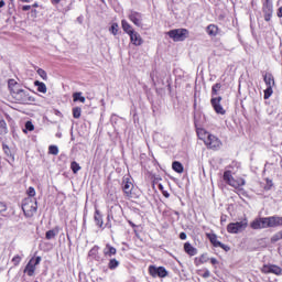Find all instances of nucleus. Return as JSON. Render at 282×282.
Wrapping results in <instances>:
<instances>
[{
	"mask_svg": "<svg viewBox=\"0 0 282 282\" xmlns=\"http://www.w3.org/2000/svg\"><path fill=\"white\" fill-rule=\"evenodd\" d=\"M209 261L212 265H219V260H217V258H210Z\"/></svg>",
	"mask_w": 282,
	"mask_h": 282,
	"instance_id": "49",
	"label": "nucleus"
},
{
	"mask_svg": "<svg viewBox=\"0 0 282 282\" xmlns=\"http://www.w3.org/2000/svg\"><path fill=\"white\" fill-rule=\"evenodd\" d=\"M184 252L188 254V257H195L197 254V248L193 247L191 242H185L184 243Z\"/></svg>",
	"mask_w": 282,
	"mask_h": 282,
	"instance_id": "19",
	"label": "nucleus"
},
{
	"mask_svg": "<svg viewBox=\"0 0 282 282\" xmlns=\"http://www.w3.org/2000/svg\"><path fill=\"white\" fill-rule=\"evenodd\" d=\"M210 105L214 109V111L220 116H226V109H224V106H221V97H213L210 99Z\"/></svg>",
	"mask_w": 282,
	"mask_h": 282,
	"instance_id": "13",
	"label": "nucleus"
},
{
	"mask_svg": "<svg viewBox=\"0 0 282 282\" xmlns=\"http://www.w3.org/2000/svg\"><path fill=\"white\" fill-rule=\"evenodd\" d=\"M118 253V250L116 247L111 246L110 243H107L106 247L104 248V256L106 257H116Z\"/></svg>",
	"mask_w": 282,
	"mask_h": 282,
	"instance_id": "17",
	"label": "nucleus"
},
{
	"mask_svg": "<svg viewBox=\"0 0 282 282\" xmlns=\"http://www.w3.org/2000/svg\"><path fill=\"white\" fill-rule=\"evenodd\" d=\"M272 186H274V184L272 183V180L270 178H265V185H264V189L265 191H271L272 189Z\"/></svg>",
	"mask_w": 282,
	"mask_h": 282,
	"instance_id": "41",
	"label": "nucleus"
},
{
	"mask_svg": "<svg viewBox=\"0 0 282 282\" xmlns=\"http://www.w3.org/2000/svg\"><path fill=\"white\" fill-rule=\"evenodd\" d=\"M80 164H78V162L73 161L70 163V170L73 171V173L76 175V173H78V171H80Z\"/></svg>",
	"mask_w": 282,
	"mask_h": 282,
	"instance_id": "33",
	"label": "nucleus"
},
{
	"mask_svg": "<svg viewBox=\"0 0 282 282\" xmlns=\"http://www.w3.org/2000/svg\"><path fill=\"white\" fill-rule=\"evenodd\" d=\"M262 274H275V276H281L282 269L276 264H263L260 269Z\"/></svg>",
	"mask_w": 282,
	"mask_h": 282,
	"instance_id": "12",
	"label": "nucleus"
},
{
	"mask_svg": "<svg viewBox=\"0 0 282 282\" xmlns=\"http://www.w3.org/2000/svg\"><path fill=\"white\" fill-rule=\"evenodd\" d=\"M172 169L175 173H184V165L180 161H174L172 163Z\"/></svg>",
	"mask_w": 282,
	"mask_h": 282,
	"instance_id": "25",
	"label": "nucleus"
},
{
	"mask_svg": "<svg viewBox=\"0 0 282 282\" xmlns=\"http://www.w3.org/2000/svg\"><path fill=\"white\" fill-rule=\"evenodd\" d=\"M48 153H50L51 155H57V154H58V147H56V145H50V147H48Z\"/></svg>",
	"mask_w": 282,
	"mask_h": 282,
	"instance_id": "39",
	"label": "nucleus"
},
{
	"mask_svg": "<svg viewBox=\"0 0 282 282\" xmlns=\"http://www.w3.org/2000/svg\"><path fill=\"white\" fill-rule=\"evenodd\" d=\"M31 8H39V2L33 3Z\"/></svg>",
	"mask_w": 282,
	"mask_h": 282,
	"instance_id": "57",
	"label": "nucleus"
},
{
	"mask_svg": "<svg viewBox=\"0 0 282 282\" xmlns=\"http://www.w3.org/2000/svg\"><path fill=\"white\" fill-rule=\"evenodd\" d=\"M224 182L231 186V188H235L237 193H241L243 191V186H246V180L243 177H237L232 176V171L226 170L223 174Z\"/></svg>",
	"mask_w": 282,
	"mask_h": 282,
	"instance_id": "3",
	"label": "nucleus"
},
{
	"mask_svg": "<svg viewBox=\"0 0 282 282\" xmlns=\"http://www.w3.org/2000/svg\"><path fill=\"white\" fill-rule=\"evenodd\" d=\"M129 37H130V42L135 47H140V45H142V43H144V40H142V35H140V33H138L135 31L132 34H130Z\"/></svg>",
	"mask_w": 282,
	"mask_h": 282,
	"instance_id": "15",
	"label": "nucleus"
},
{
	"mask_svg": "<svg viewBox=\"0 0 282 282\" xmlns=\"http://www.w3.org/2000/svg\"><path fill=\"white\" fill-rule=\"evenodd\" d=\"M8 89L10 96L18 105H32V102L36 101V99L30 95V91L23 89V86H21L17 79L8 80Z\"/></svg>",
	"mask_w": 282,
	"mask_h": 282,
	"instance_id": "1",
	"label": "nucleus"
},
{
	"mask_svg": "<svg viewBox=\"0 0 282 282\" xmlns=\"http://www.w3.org/2000/svg\"><path fill=\"white\" fill-rule=\"evenodd\" d=\"M6 6V1L1 0L0 1V8H3Z\"/></svg>",
	"mask_w": 282,
	"mask_h": 282,
	"instance_id": "55",
	"label": "nucleus"
},
{
	"mask_svg": "<svg viewBox=\"0 0 282 282\" xmlns=\"http://www.w3.org/2000/svg\"><path fill=\"white\" fill-rule=\"evenodd\" d=\"M269 228H276L278 226H282V217L279 216H270L268 217Z\"/></svg>",
	"mask_w": 282,
	"mask_h": 282,
	"instance_id": "16",
	"label": "nucleus"
},
{
	"mask_svg": "<svg viewBox=\"0 0 282 282\" xmlns=\"http://www.w3.org/2000/svg\"><path fill=\"white\" fill-rule=\"evenodd\" d=\"M162 195L166 197V199H169L171 197V194H169L166 191H162Z\"/></svg>",
	"mask_w": 282,
	"mask_h": 282,
	"instance_id": "52",
	"label": "nucleus"
},
{
	"mask_svg": "<svg viewBox=\"0 0 282 282\" xmlns=\"http://www.w3.org/2000/svg\"><path fill=\"white\" fill-rule=\"evenodd\" d=\"M148 272L152 279H158V276L159 279H166V276H169V271H166V268L164 267H155L151 264L148 268Z\"/></svg>",
	"mask_w": 282,
	"mask_h": 282,
	"instance_id": "10",
	"label": "nucleus"
},
{
	"mask_svg": "<svg viewBox=\"0 0 282 282\" xmlns=\"http://www.w3.org/2000/svg\"><path fill=\"white\" fill-rule=\"evenodd\" d=\"M118 30H120V26L118 25V23L115 22L111 24L109 32H111V34H113V36H117Z\"/></svg>",
	"mask_w": 282,
	"mask_h": 282,
	"instance_id": "34",
	"label": "nucleus"
},
{
	"mask_svg": "<svg viewBox=\"0 0 282 282\" xmlns=\"http://www.w3.org/2000/svg\"><path fill=\"white\" fill-rule=\"evenodd\" d=\"M56 235H58V230L51 229V230L46 231L45 239H47L50 241V239H54V237H56Z\"/></svg>",
	"mask_w": 282,
	"mask_h": 282,
	"instance_id": "30",
	"label": "nucleus"
},
{
	"mask_svg": "<svg viewBox=\"0 0 282 282\" xmlns=\"http://www.w3.org/2000/svg\"><path fill=\"white\" fill-rule=\"evenodd\" d=\"M225 221H226V217L223 216V217L220 218V224H225Z\"/></svg>",
	"mask_w": 282,
	"mask_h": 282,
	"instance_id": "58",
	"label": "nucleus"
},
{
	"mask_svg": "<svg viewBox=\"0 0 282 282\" xmlns=\"http://www.w3.org/2000/svg\"><path fill=\"white\" fill-rule=\"evenodd\" d=\"M41 261H43L41 256L34 254L26 263L24 268V274H26L28 276H34L36 272V265H40Z\"/></svg>",
	"mask_w": 282,
	"mask_h": 282,
	"instance_id": "7",
	"label": "nucleus"
},
{
	"mask_svg": "<svg viewBox=\"0 0 282 282\" xmlns=\"http://www.w3.org/2000/svg\"><path fill=\"white\" fill-rule=\"evenodd\" d=\"M26 195L29 196V198L32 199V197H35L36 195V189H34V187H29L28 191H26Z\"/></svg>",
	"mask_w": 282,
	"mask_h": 282,
	"instance_id": "42",
	"label": "nucleus"
},
{
	"mask_svg": "<svg viewBox=\"0 0 282 282\" xmlns=\"http://www.w3.org/2000/svg\"><path fill=\"white\" fill-rule=\"evenodd\" d=\"M133 188H134V185H133V182H131V178L124 176L122 178L121 189L123 192L126 199L133 198Z\"/></svg>",
	"mask_w": 282,
	"mask_h": 282,
	"instance_id": "9",
	"label": "nucleus"
},
{
	"mask_svg": "<svg viewBox=\"0 0 282 282\" xmlns=\"http://www.w3.org/2000/svg\"><path fill=\"white\" fill-rule=\"evenodd\" d=\"M209 260H210V258H208V256L206 253H203L199 257V263H208Z\"/></svg>",
	"mask_w": 282,
	"mask_h": 282,
	"instance_id": "45",
	"label": "nucleus"
},
{
	"mask_svg": "<svg viewBox=\"0 0 282 282\" xmlns=\"http://www.w3.org/2000/svg\"><path fill=\"white\" fill-rule=\"evenodd\" d=\"M118 265H120V261H118L116 258L110 259L108 262L109 270H116Z\"/></svg>",
	"mask_w": 282,
	"mask_h": 282,
	"instance_id": "28",
	"label": "nucleus"
},
{
	"mask_svg": "<svg viewBox=\"0 0 282 282\" xmlns=\"http://www.w3.org/2000/svg\"><path fill=\"white\" fill-rule=\"evenodd\" d=\"M281 239H282V231H279L271 237V243H276V241H281Z\"/></svg>",
	"mask_w": 282,
	"mask_h": 282,
	"instance_id": "36",
	"label": "nucleus"
},
{
	"mask_svg": "<svg viewBox=\"0 0 282 282\" xmlns=\"http://www.w3.org/2000/svg\"><path fill=\"white\" fill-rule=\"evenodd\" d=\"M219 89H221V85L219 83H216L213 87H212V96H217Z\"/></svg>",
	"mask_w": 282,
	"mask_h": 282,
	"instance_id": "38",
	"label": "nucleus"
},
{
	"mask_svg": "<svg viewBox=\"0 0 282 282\" xmlns=\"http://www.w3.org/2000/svg\"><path fill=\"white\" fill-rule=\"evenodd\" d=\"M121 28L128 36H131L135 30H133V26L127 21V20H121Z\"/></svg>",
	"mask_w": 282,
	"mask_h": 282,
	"instance_id": "18",
	"label": "nucleus"
},
{
	"mask_svg": "<svg viewBox=\"0 0 282 282\" xmlns=\"http://www.w3.org/2000/svg\"><path fill=\"white\" fill-rule=\"evenodd\" d=\"M73 100L74 102H85V97L83 96V93H74Z\"/></svg>",
	"mask_w": 282,
	"mask_h": 282,
	"instance_id": "29",
	"label": "nucleus"
},
{
	"mask_svg": "<svg viewBox=\"0 0 282 282\" xmlns=\"http://www.w3.org/2000/svg\"><path fill=\"white\" fill-rule=\"evenodd\" d=\"M273 87L267 86V89L264 90V100H268L272 94H274Z\"/></svg>",
	"mask_w": 282,
	"mask_h": 282,
	"instance_id": "35",
	"label": "nucleus"
},
{
	"mask_svg": "<svg viewBox=\"0 0 282 282\" xmlns=\"http://www.w3.org/2000/svg\"><path fill=\"white\" fill-rule=\"evenodd\" d=\"M82 113H83V109H80V107L73 108V118H75L76 120L80 118Z\"/></svg>",
	"mask_w": 282,
	"mask_h": 282,
	"instance_id": "31",
	"label": "nucleus"
},
{
	"mask_svg": "<svg viewBox=\"0 0 282 282\" xmlns=\"http://www.w3.org/2000/svg\"><path fill=\"white\" fill-rule=\"evenodd\" d=\"M129 224H130V226H132V228L135 227V225L133 223L129 221Z\"/></svg>",
	"mask_w": 282,
	"mask_h": 282,
	"instance_id": "61",
	"label": "nucleus"
},
{
	"mask_svg": "<svg viewBox=\"0 0 282 282\" xmlns=\"http://www.w3.org/2000/svg\"><path fill=\"white\" fill-rule=\"evenodd\" d=\"M263 80L267 87H274V75H272V73H265L263 76Z\"/></svg>",
	"mask_w": 282,
	"mask_h": 282,
	"instance_id": "21",
	"label": "nucleus"
},
{
	"mask_svg": "<svg viewBox=\"0 0 282 282\" xmlns=\"http://www.w3.org/2000/svg\"><path fill=\"white\" fill-rule=\"evenodd\" d=\"M2 151H3L4 155H7V158H9V160L14 162V153H12V150H10V147L8 144H6V142L2 143Z\"/></svg>",
	"mask_w": 282,
	"mask_h": 282,
	"instance_id": "22",
	"label": "nucleus"
},
{
	"mask_svg": "<svg viewBox=\"0 0 282 282\" xmlns=\"http://www.w3.org/2000/svg\"><path fill=\"white\" fill-rule=\"evenodd\" d=\"M94 218H95L96 226H98V228H102L105 223L102 221V214H100V210L98 209L95 210Z\"/></svg>",
	"mask_w": 282,
	"mask_h": 282,
	"instance_id": "24",
	"label": "nucleus"
},
{
	"mask_svg": "<svg viewBox=\"0 0 282 282\" xmlns=\"http://www.w3.org/2000/svg\"><path fill=\"white\" fill-rule=\"evenodd\" d=\"M116 200H117V198L113 193H108L106 195V204H115Z\"/></svg>",
	"mask_w": 282,
	"mask_h": 282,
	"instance_id": "32",
	"label": "nucleus"
},
{
	"mask_svg": "<svg viewBox=\"0 0 282 282\" xmlns=\"http://www.w3.org/2000/svg\"><path fill=\"white\" fill-rule=\"evenodd\" d=\"M108 221H111V219H116V215L113 214V207H111L110 213L107 216Z\"/></svg>",
	"mask_w": 282,
	"mask_h": 282,
	"instance_id": "47",
	"label": "nucleus"
},
{
	"mask_svg": "<svg viewBox=\"0 0 282 282\" xmlns=\"http://www.w3.org/2000/svg\"><path fill=\"white\" fill-rule=\"evenodd\" d=\"M31 17H33V19H36V17H39V11H36V9H32Z\"/></svg>",
	"mask_w": 282,
	"mask_h": 282,
	"instance_id": "50",
	"label": "nucleus"
},
{
	"mask_svg": "<svg viewBox=\"0 0 282 282\" xmlns=\"http://www.w3.org/2000/svg\"><path fill=\"white\" fill-rule=\"evenodd\" d=\"M51 3L57 6V3H61V0H51Z\"/></svg>",
	"mask_w": 282,
	"mask_h": 282,
	"instance_id": "54",
	"label": "nucleus"
},
{
	"mask_svg": "<svg viewBox=\"0 0 282 282\" xmlns=\"http://www.w3.org/2000/svg\"><path fill=\"white\" fill-rule=\"evenodd\" d=\"M98 250H100V247H98V246L93 247L89 251V256L91 257V254H96V252H98Z\"/></svg>",
	"mask_w": 282,
	"mask_h": 282,
	"instance_id": "48",
	"label": "nucleus"
},
{
	"mask_svg": "<svg viewBox=\"0 0 282 282\" xmlns=\"http://www.w3.org/2000/svg\"><path fill=\"white\" fill-rule=\"evenodd\" d=\"M34 87H37V91L40 94H47V85H45V83L40 82V80H35L34 82Z\"/></svg>",
	"mask_w": 282,
	"mask_h": 282,
	"instance_id": "23",
	"label": "nucleus"
},
{
	"mask_svg": "<svg viewBox=\"0 0 282 282\" xmlns=\"http://www.w3.org/2000/svg\"><path fill=\"white\" fill-rule=\"evenodd\" d=\"M206 237L208 238L209 243H212L214 248H221V250H225V252H230V247L219 241L217 234L207 232Z\"/></svg>",
	"mask_w": 282,
	"mask_h": 282,
	"instance_id": "11",
	"label": "nucleus"
},
{
	"mask_svg": "<svg viewBox=\"0 0 282 282\" xmlns=\"http://www.w3.org/2000/svg\"><path fill=\"white\" fill-rule=\"evenodd\" d=\"M20 1H22V3H30V1L32 0H20Z\"/></svg>",
	"mask_w": 282,
	"mask_h": 282,
	"instance_id": "59",
	"label": "nucleus"
},
{
	"mask_svg": "<svg viewBox=\"0 0 282 282\" xmlns=\"http://www.w3.org/2000/svg\"><path fill=\"white\" fill-rule=\"evenodd\" d=\"M36 72L42 77V80H47V72L45 69L39 68Z\"/></svg>",
	"mask_w": 282,
	"mask_h": 282,
	"instance_id": "40",
	"label": "nucleus"
},
{
	"mask_svg": "<svg viewBox=\"0 0 282 282\" xmlns=\"http://www.w3.org/2000/svg\"><path fill=\"white\" fill-rule=\"evenodd\" d=\"M0 205L2 206V210H6V204H3V203H0Z\"/></svg>",
	"mask_w": 282,
	"mask_h": 282,
	"instance_id": "60",
	"label": "nucleus"
},
{
	"mask_svg": "<svg viewBox=\"0 0 282 282\" xmlns=\"http://www.w3.org/2000/svg\"><path fill=\"white\" fill-rule=\"evenodd\" d=\"M8 135V123L6 120H0V137Z\"/></svg>",
	"mask_w": 282,
	"mask_h": 282,
	"instance_id": "26",
	"label": "nucleus"
},
{
	"mask_svg": "<svg viewBox=\"0 0 282 282\" xmlns=\"http://www.w3.org/2000/svg\"><path fill=\"white\" fill-rule=\"evenodd\" d=\"M262 14L267 23L272 21V15L274 14V4H272V0H262Z\"/></svg>",
	"mask_w": 282,
	"mask_h": 282,
	"instance_id": "8",
	"label": "nucleus"
},
{
	"mask_svg": "<svg viewBox=\"0 0 282 282\" xmlns=\"http://www.w3.org/2000/svg\"><path fill=\"white\" fill-rule=\"evenodd\" d=\"M21 260H22L21 256L17 254L12 258L11 262L13 263V265L17 267L21 263Z\"/></svg>",
	"mask_w": 282,
	"mask_h": 282,
	"instance_id": "44",
	"label": "nucleus"
},
{
	"mask_svg": "<svg viewBox=\"0 0 282 282\" xmlns=\"http://www.w3.org/2000/svg\"><path fill=\"white\" fill-rule=\"evenodd\" d=\"M250 228H252V230H261V218H256L253 221H251Z\"/></svg>",
	"mask_w": 282,
	"mask_h": 282,
	"instance_id": "27",
	"label": "nucleus"
},
{
	"mask_svg": "<svg viewBox=\"0 0 282 282\" xmlns=\"http://www.w3.org/2000/svg\"><path fill=\"white\" fill-rule=\"evenodd\" d=\"M180 239H182V241H185V239H186V232H181V234H180Z\"/></svg>",
	"mask_w": 282,
	"mask_h": 282,
	"instance_id": "53",
	"label": "nucleus"
},
{
	"mask_svg": "<svg viewBox=\"0 0 282 282\" xmlns=\"http://www.w3.org/2000/svg\"><path fill=\"white\" fill-rule=\"evenodd\" d=\"M25 129L26 131H34V123H32V121H26Z\"/></svg>",
	"mask_w": 282,
	"mask_h": 282,
	"instance_id": "46",
	"label": "nucleus"
},
{
	"mask_svg": "<svg viewBox=\"0 0 282 282\" xmlns=\"http://www.w3.org/2000/svg\"><path fill=\"white\" fill-rule=\"evenodd\" d=\"M22 210L24 216L34 217V214L39 210V202H36V198H24L22 202Z\"/></svg>",
	"mask_w": 282,
	"mask_h": 282,
	"instance_id": "4",
	"label": "nucleus"
},
{
	"mask_svg": "<svg viewBox=\"0 0 282 282\" xmlns=\"http://www.w3.org/2000/svg\"><path fill=\"white\" fill-rule=\"evenodd\" d=\"M194 126L196 129V134L202 142H204L206 149L209 151H219L221 149V139L217 135L206 131V129L199 127V121H197V118L194 116Z\"/></svg>",
	"mask_w": 282,
	"mask_h": 282,
	"instance_id": "2",
	"label": "nucleus"
},
{
	"mask_svg": "<svg viewBox=\"0 0 282 282\" xmlns=\"http://www.w3.org/2000/svg\"><path fill=\"white\" fill-rule=\"evenodd\" d=\"M159 191H161V193L164 191V186L162 184H159Z\"/></svg>",
	"mask_w": 282,
	"mask_h": 282,
	"instance_id": "56",
	"label": "nucleus"
},
{
	"mask_svg": "<svg viewBox=\"0 0 282 282\" xmlns=\"http://www.w3.org/2000/svg\"><path fill=\"white\" fill-rule=\"evenodd\" d=\"M199 276H202L203 279H209L210 276V271L208 269L205 270H199L198 271Z\"/></svg>",
	"mask_w": 282,
	"mask_h": 282,
	"instance_id": "37",
	"label": "nucleus"
},
{
	"mask_svg": "<svg viewBox=\"0 0 282 282\" xmlns=\"http://www.w3.org/2000/svg\"><path fill=\"white\" fill-rule=\"evenodd\" d=\"M128 19L137 28H142V13H140L138 11H130V13L128 14Z\"/></svg>",
	"mask_w": 282,
	"mask_h": 282,
	"instance_id": "14",
	"label": "nucleus"
},
{
	"mask_svg": "<svg viewBox=\"0 0 282 282\" xmlns=\"http://www.w3.org/2000/svg\"><path fill=\"white\" fill-rule=\"evenodd\" d=\"M248 228V218H243L241 221L230 223L227 225V232L229 235H239Z\"/></svg>",
	"mask_w": 282,
	"mask_h": 282,
	"instance_id": "6",
	"label": "nucleus"
},
{
	"mask_svg": "<svg viewBox=\"0 0 282 282\" xmlns=\"http://www.w3.org/2000/svg\"><path fill=\"white\" fill-rule=\"evenodd\" d=\"M206 32L208 36L215 37L217 34H219V26L216 24H208L206 28Z\"/></svg>",
	"mask_w": 282,
	"mask_h": 282,
	"instance_id": "20",
	"label": "nucleus"
},
{
	"mask_svg": "<svg viewBox=\"0 0 282 282\" xmlns=\"http://www.w3.org/2000/svg\"><path fill=\"white\" fill-rule=\"evenodd\" d=\"M189 34L187 29H173L167 32V36H170L174 43L186 41Z\"/></svg>",
	"mask_w": 282,
	"mask_h": 282,
	"instance_id": "5",
	"label": "nucleus"
},
{
	"mask_svg": "<svg viewBox=\"0 0 282 282\" xmlns=\"http://www.w3.org/2000/svg\"><path fill=\"white\" fill-rule=\"evenodd\" d=\"M28 10H32V6L25 4V6L22 7L23 12H28Z\"/></svg>",
	"mask_w": 282,
	"mask_h": 282,
	"instance_id": "51",
	"label": "nucleus"
},
{
	"mask_svg": "<svg viewBox=\"0 0 282 282\" xmlns=\"http://www.w3.org/2000/svg\"><path fill=\"white\" fill-rule=\"evenodd\" d=\"M261 221V228H270L268 217L260 218Z\"/></svg>",
	"mask_w": 282,
	"mask_h": 282,
	"instance_id": "43",
	"label": "nucleus"
}]
</instances>
